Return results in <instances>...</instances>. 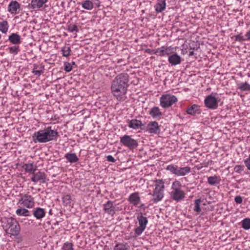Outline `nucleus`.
<instances>
[{"label":"nucleus","mask_w":250,"mask_h":250,"mask_svg":"<svg viewBox=\"0 0 250 250\" xmlns=\"http://www.w3.org/2000/svg\"><path fill=\"white\" fill-rule=\"evenodd\" d=\"M129 85L128 74L126 73H120L112 81L111 92L118 101H124L126 99V94Z\"/></svg>","instance_id":"nucleus-1"},{"label":"nucleus","mask_w":250,"mask_h":250,"mask_svg":"<svg viewBox=\"0 0 250 250\" xmlns=\"http://www.w3.org/2000/svg\"><path fill=\"white\" fill-rule=\"evenodd\" d=\"M57 130L48 126L42 130L35 132L32 135V141L35 143H45L56 139L58 136Z\"/></svg>","instance_id":"nucleus-2"},{"label":"nucleus","mask_w":250,"mask_h":250,"mask_svg":"<svg viewBox=\"0 0 250 250\" xmlns=\"http://www.w3.org/2000/svg\"><path fill=\"white\" fill-rule=\"evenodd\" d=\"M155 183V188L151 194L153 197L152 201L154 203H157L160 201L164 197V189H165V182L162 179H157L154 181ZM151 194V193H149Z\"/></svg>","instance_id":"nucleus-3"},{"label":"nucleus","mask_w":250,"mask_h":250,"mask_svg":"<svg viewBox=\"0 0 250 250\" xmlns=\"http://www.w3.org/2000/svg\"><path fill=\"white\" fill-rule=\"evenodd\" d=\"M4 227L7 233L14 236L18 235L21 230L20 226L17 221L12 218L10 217L5 219L4 224Z\"/></svg>","instance_id":"nucleus-4"},{"label":"nucleus","mask_w":250,"mask_h":250,"mask_svg":"<svg viewBox=\"0 0 250 250\" xmlns=\"http://www.w3.org/2000/svg\"><path fill=\"white\" fill-rule=\"evenodd\" d=\"M166 169L178 176H185L190 172V168L188 167H178L173 164L168 165Z\"/></svg>","instance_id":"nucleus-5"},{"label":"nucleus","mask_w":250,"mask_h":250,"mask_svg":"<svg viewBox=\"0 0 250 250\" xmlns=\"http://www.w3.org/2000/svg\"><path fill=\"white\" fill-rule=\"evenodd\" d=\"M213 93H211L210 95H208L205 99L204 104L206 107L210 109L214 110L217 108L218 103L220 101L221 99L219 97H215Z\"/></svg>","instance_id":"nucleus-6"},{"label":"nucleus","mask_w":250,"mask_h":250,"mask_svg":"<svg viewBox=\"0 0 250 250\" xmlns=\"http://www.w3.org/2000/svg\"><path fill=\"white\" fill-rule=\"evenodd\" d=\"M139 226L135 229L134 236L137 237L140 235L144 231L148 223V220L146 217L143 216L142 213H140L137 216Z\"/></svg>","instance_id":"nucleus-7"},{"label":"nucleus","mask_w":250,"mask_h":250,"mask_svg":"<svg viewBox=\"0 0 250 250\" xmlns=\"http://www.w3.org/2000/svg\"><path fill=\"white\" fill-rule=\"evenodd\" d=\"M177 101V97L174 95L170 94L163 95L160 99V105L164 108H167L171 106Z\"/></svg>","instance_id":"nucleus-8"},{"label":"nucleus","mask_w":250,"mask_h":250,"mask_svg":"<svg viewBox=\"0 0 250 250\" xmlns=\"http://www.w3.org/2000/svg\"><path fill=\"white\" fill-rule=\"evenodd\" d=\"M120 143L130 149H133L138 146L137 141L127 135L120 138Z\"/></svg>","instance_id":"nucleus-9"},{"label":"nucleus","mask_w":250,"mask_h":250,"mask_svg":"<svg viewBox=\"0 0 250 250\" xmlns=\"http://www.w3.org/2000/svg\"><path fill=\"white\" fill-rule=\"evenodd\" d=\"M19 203L27 208H32L34 206L35 202L32 196L26 194L19 200Z\"/></svg>","instance_id":"nucleus-10"},{"label":"nucleus","mask_w":250,"mask_h":250,"mask_svg":"<svg viewBox=\"0 0 250 250\" xmlns=\"http://www.w3.org/2000/svg\"><path fill=\"white\" fill-rule=\"evenodd\" d=\"M31 181L35 183L40 181L42 183H45L46 181V175L44 172H34L31 178Z\"/></svg>","instance_id":"nucleus-11"},{"label":"nucleus","mask_w":250,"mask_h":250,"mask_svg":"<svg viewBox=\"0 0 250 250\" xmlns=\"http://www.w3.org/2000/svg\"><path fill=\"white\" fill-rule=\"evenodd\" d=\"M170 197L173 200L179 202L185 198V193L181 189L171 191L170 192Z\"/></svg>","instance_id":"nucleus-12"},{"label":"nucleus","mask_w":250,"mask_h":250,"mask_svg":"<svg viewBox=\"0 0 250 250\" xmlns=\"http://www.w3.org/2000/svg\"><path fill=\"white\" fill-rule=\"evenodd\" d=\"M20 7L21 5L18 1L12 0L8 5V11L12 14H18Z\"/></svg>","instance_id":"nucleus-13"},{"label":"nucleus","mask_w":250,"mask_h":250,"mask_svg":"<svg viewBox=\"0 0 250 250\" xmlns=\"http://www.w3.org/2000/svg\"><path fill=\"white\" fill-rule=\"evenodd\" d=\"M48 0H32L28 5L29 8L35 10H39L42 7L43 5L47 2Z\"/></svg>","instance_id":"nucleus-14"},{"label":"nucleus","mask_w":250,"mask_h":250,"mask_svg":"<svg viewBox=\"0 0 250 250\" xmlns=\"http://www.w3.org/2000/svg\"><path fill=\"white\" fill-rule=\"evenodd\" d=\"M168 61L172 66H175L181 63L182 58L179 55L175 53L168 56Z\"/></svg>","instance_id":"nucleus-15"},{"label":"nucleus","mask_w":250,"mask_h":250,"mask_svg":"<svg viewBox=\"0 0 250 250\" xmlns=\"http://www.w3.org/2000/svg\"><path fill=\"white\" fill-rule=\"evenodd\" d=\"M147 130L150 133L158 134L160 131V127L158 123L156 121L150 122L148 124Z\"/></svg>","instance_id":"nucleus-16"},{"label":"nucleus","mask_w":250,"mask_h":250,"mask_svg":"<svg viewBox=\"0 0 250 250\" xmlns=\"http://www.w3.org/2000/svg\"><path fill=\"white\" fill-rule=\"evenodd\" d=\"M104 209L106 213L111 216H113L115 213V209L113 202L111 201H108L105 204H104Z\"/></svg>","instance_id":"nucleus-17"},{"label":"nucleus","mask_w":250,"mask_h":250,"mask_svg":"<svg viewBox=\"0 0 250 250\" xmlns=\"http://www.w3.org/2000/svg\"><path fill=\"white\" fill-rule=\"evenodd\" d=\"M235 41L242 42L245 41H250V30H248L245 36H243L242 33H240L233 36Z\"/></svg>","instance_id":"nucleus-18"},{"label":"nucleus","mask_w":250,"mask_h":250,"mask_svg":"<svg viewBox=\"0 0 250 250\" xmlns=\"http://www.w3.org/2000/svg\"><path fill=\"white\" fill-rule=\"evenodd\" d=\"M129 127L133 129H142V126L144 125L142 122L137 119H132L127 121Z\"/></svg>","instance_id":"nucleus-19"},{"label":"nucleus","mask_w":250,"mask_h":250,"mask_svg":"<svg viewBox=\"0 0 250 250\" xmlns=\"http://www.w3.org/2000/svg\"><path fill=\"white\" fill-rule=\"evenodd\" d=\"M128 201L133 206H137L140 202V197L138 192L131 193L128 198Z\"/></svg>","instance_id":"nucleus-20"},{"label":"nucleus","mask_w":250,"mask_h":250,"mask_svg":"<svg viewBox=\"0 0 250 250\" xmlns=\"http://www.w3.org/2000/svg\"><path fill=\"white\" fill-rule=\"evenodd\" d=\"M33 215L37 219L40 220L45 216V211L42 208L37 207L33 210Z\"/></svg>","instance_id":"nucleus-21"},{"label":"nucleus","mask_w":250,"mask_h":250,"mask_svg":"<svg viewBox=\"0 0 250 250\" xmlns=\"http://www.w3.org/2000/svg\"><path fill=\"white\" fill-rule=\"evenodd\" d=\"M186 112L187 114L192 116H195L196 114H199L201 113L200 106L196 104H192L190 107L187 108Z\"/></svg>","instance_id":"nucleus-22"},{"label":"nucleus","mask_w":250,"mask_h":250,"mask_svg":"<svg viewBox=\"0 0 250 250\" xmlns=\"http://www.w3.org/2000/svg\"><path fill=\"white\" fill-rule=\"evenodd\" d=\"M166 0H158L154 6L155 10L157 13H161L166 9Z\"/></svg>","instance_id":"nucleus-23"},{"label":"nucleus","mask_w":250,"mask_h":250,"mask_svg":"<svg viewBox=\"0 0 250 250\" xmlns=\"http://www.w3.org/2000/svg\"><path fill=\"white\" fill-rule=\"evenodd\" d=\"M8 40L13 44H19L21 42V37L17 33H12L9 36Z\"/></svg>","instance_id":"nucleus-24"},{"label":"nucleus","mask_w":250,"mask_h":250,"mask_svg":"<svg viewBox=\"0 0 250 250\" xmlns=\"http://www.w3.org/2000/svg\"><path fill=\"white\" fill-rule=\"evenodd\" d=\"M237 89L241 92L250 91V84L247 82L237 83Z\"/></svg>","instance_id":"nucleus-25"},{"label":"nucleus","mask_w":250,"mask_h":250,"mask_svg":"<svg viewBox=\"0 0 250 250\" xmlns=\"http://www.w3.org/2000/svg\"><path fill=\"white\" fill-rule=\"evenodd\" d=\"M64 158L71 163H75L79 161V158L74 153H67Z\"/></svg>","instance_id":"nucleus-26"},{"label":"nucleus","mask_w":250,"mask_h":250,"mask_svg":"<svg viewBox=\"0 0 250 250\" xmlns=\"http://www.w3.org/2000/svg\"><path fill=\"white\" fill-rule=\"evenodd\" d=\"M149 114L153 118H157L162 116V113L158 107L154 106L149 111Z\"/></svg>","instance_id":"nucleus-27"},{"label":"nucleus","mask_w":250,"mask_h":250,"mask_svg":"<svg viewBox=\"0 0 250 250\" xmlns=\"http://www.w3.org/2000/svg\"><path fill=\"white\" fill-rule=\"evenodd\" d=\"M23 167L26 172L32 174H33L37 170V166H34L33 163L25 164L23 165Z\"/></svg>","instance_id":"nucleus-28"},{"label":"nucleus","mask_w":250,"mask_h":250,"mask_svg":"<svg viewBox=\"0 0 250 250\" xmlns=\"http://www.w3.org/2000/svg\"><path fill=\"white\" fill-rule=\"evenodd\" d=\"M113 250H130V248L127 243H119L114 246Z\"/></svg>","instance_id":"nucleus-29"},{"label":"nucleus","mask_w":250,"mask_h":250,"mask_svg":"<svg viewBox=\"0 0 250 250\" xmlns=\"http://www.w3.org/2000/svg\"><path fill=\"white\" fill-rule=\"evenodd\" d=\"M81 5L83 8L87 10H91L94 7V4L89 0H84L81 2Z\"/></svg>","instance_id":"nucleus-30"},{"label":"nucleus","mask_w":250,"mask_h":250,"mask_svg":"<svg viewBox=\"0 0 250 250\" xmlns=\"http://www.w3.org/2000/svg\"><path fill=\"white\" fill-rule=\"evenodd\" d=\"M62 203L64 206H69L70 207L72 203V200L71 199V197L69 194H66L64 195L62 197Z\"/></svg>","instance_id":"nucleus-31"},{"label":"nucleus","mask_w":250,"mask_h":250,"mask_svg":"<svg viewBox=\"0 0 250 250\" xmlns=\"http://www.w3.org/2000/svg\"><path fill=\"white\" fill-rule=\"evenodd\" d=\"M9 29V24L7 21L0 22V31L3 34H6Z\"/></svg>","instance_id":"nucleus-32"},{"label":"nucleus","mask_w":250,"mask_h":250,"mask_svg":"<svg viewBox=\"0 0 250 250\" xmlns=\"http://www.w3.org/2000/svg\"><path fill=\"white\" fill-rule=\"evenodd\" d=\"M16 214L19 216H30V211L24 208H20L16 210Z\"/></svg>","instance_id":"nucleus-33"},{"label":"nucleus","mask_w":250,"mask_h":250,"mask_svg":"<svg viewBox=\"0 0 250 250\" xmlns=\"http://www.w3.org/2000/svg\"><path fill=\"white\" fill-rule=\"evenodd\" d=\"M220 179L216 176H209L208 178V182L211 185H216L220 183Z\"/></svg>","instance_id":"nucleus-34"},{"label":"nucleus","mask_w":250,"mask_h":250,"mask_svg":"<svg viewBox=\"0 0 250 250\" xmlns=\"http://www.w3.org/2000/svg\"><path fill=\"white\" fill-rule=\"evenodd\" d=\"M242 227L245 230L250 229V218H247L244 219L242 222Z\"/></svg>","instance_id":"nucleus-35"},{"label":"nucleus","mask_w":250,"mask_h":250,"mask_svg":"<svg viewBox=\"0 0 250 250\" xmlns=\"http://www.w3.org/2000/svg\"><path fill=\"white\" fill-rule=\"evenodd\" d=\"M71 51V50L70 47L67 46H63L61 49L62 55L63 57H67L69 56L70 55Z\"/></svg>","instance_id":"nucleus-36"},{"label":"nucleus","mask_w":250,"mask_h":250,"mask_svg":"<svg viewBox=\"0 0 250 250\" xmlns=\"http://www.w3.org/2000/svg\"><path fill=\"white\" fill-rule=\"evenodd\" d=\"M181 188L182 185L181 182L178 180H175L172 183L171 186V191L181 190Z\"/></svg>","instance_id":"nucleus-37"},{"label":"nucleus","mask_w":250,"mask_h":250,"mask_svg":"<svg viewBox=\"0 0 250 250\" xmlns=\"http://www.w3.org/2000/svg\"><path fill=\"white\" fill-rule=\"evenodd\" d=\"M8 49L9 53L14 55H17L20 50L19 46L16 45L9 47Z\"/></svg>","instance_id":"nucleus-38"},{"label":"nucleus","mask_w":250,"mask_h":250,"mask_svg":"<svg viewBox=\"0 0 250 250\" xmlns=\"http://www.w3.org/2000/svg\"><path fill=\"white\" fill-rule=\"evenodd\" d=\"M67 30L70 33H72L74 32H79L78 26L75 24H70L68 25Z\"/></svg>","instance_id":"nucleus-39"},{"label":"nucleus","mask_w":250,"mask_h":250,"mask_svg":"<svg viewBox=\"0 0 250 250\" xmlns=\"http://www.w3.org/2000/svg\"><path fill=\"white\" fill-rule=\"evenodd\" d=\"M174 47L170 46H164V51H165V56H169V55L174 52Z\"/></svg>","instance_id":"nucleus-40"},{"label":"nucleus","mask_w":250,"mask_h":250,"mask_svg":"<svg viewBox=\"0 0 250 250\" xmlns=\"http://www.w3.org/2000/svg\"><path fill=\"white\" fill-rule=\"evenodd\" d=\"M155 55L159 56H165L164 51V46L155 49Z\"/></svg>","instance_id":"nucleus-41"},{"label":"nucleus","mask_w":250,"mask_h":250,"mask_svg":"<svg viewBox=\"0 0 250 250\" xmlns=\"http://www.w3.org/2000/svg\"><path fill=\"white\" fill-rule=\"evenodd\" d=\"M62 249L63 250H74L73 244L71 243L66 242L64 243L62 246Z\"/></svg>","instance_id":"nucleus-42"},{"label":"nucleus","mask_w":250,"mask_h":250,"mask_svg":"<svg viewBox=\"0 0 250 250\" xmlns=\"http://www.w3.org/2000/svg\"><path fill=\"white\" fill-rule=\"evenodd\" d=\"M201 202V199H198L195 200V208L194 210L195 212H199L201 211V208L200 207V204Z\"/></svg>","instance_id":"nucleus-43"},{"label":"nucleus","mask_w":250,"mask_h":250,"mask_svg":"<svg viewBox=\"0 0 250 250\" xmlns=\"http://www.w3.org/2000/svg\"><path fill=\"white\" fill-rule=\"evenodd\" d=\"M64 70L67 72H70L73 69L72 64L70 63L65 62L64 63Z\"/></svg>","instance_id":"nucleus-44"},{"label":"nucleus","mask_w":250,"mask_h":250,"mask_svg":"<svg viewBox=\"0 0 250 250\" xmlns=\"http://www.w3.org/2000/svg\"><path fill=\"white\" fill-rule=\"evenodd\" d=\"M234 171L240 173L244 170V167L241 165H237L234 168Z\"/></svg>","instance_id":"nucleus-45"},{"label":"nucleus","mask_w":250,"mask_h":250,"mask_svg":"<svg viewBox=\"0 0 250 250\" xmlns=\"http://www.w3.org/2000/svg\"><path fill=\"white\" fill-rule=\"evenodd\" d=\"M32 72L35 75L39 77L42 75V73H43V71L42 69H41V70L32 69Z\"/></svg>","instance_id":"nucleus-46"},{"label":"nucleus","mask_w":250,"mask_h":250,"mask_svg":"<svg viewBox=\"0 0 250 250\" xmlns=\"http://www.w3.org/2000/svg\"><path fill=\"white\" fill-rule=\"evenodd\" d=\"M244 164L247 169L250 170V154L249 157L244 161Z\"/></svg>","instance_id":"nucleus-47"},{"label":"nucleus","mask_w":250,"mask_h":250,"mask_svg":"<svg viewBox=\"0 0 250 250\" xmlns=\"http://www.w3.org/2000/svg\"><path fill=\"white\" fill-rule=\"evenodd\" d=\"M234 201L237 204H241L243 201V198L241 196H236L234 198Z\"/></svg>","instance_id":"nucleus-48"},{"label":"nucleus","mask_w":250,"mask_h":250,"mask_svg":"<svg viewBox=\"0 0 250 250\" xmlns=\"http://www.w3.org/2000/svg\"><path fill=\"white\" fill-rule=\"evenodd\" d=\"M107 161L109 162L114 163L116 161V160L112 155H108L106 156Z\"/></svg>","instance_id":"nucleus-49"},{"label":"nucleus","mask_w":250,"mask_h":250,"mask_svg":"<svg viewBox=\"0 0 250 250\" xmlns=\"http://www.w3.org/2000/svg\"><path fill=\"white\" fill-rule=\"evenodd\" d=\"M34 66V68L33 69H35V70H39V69H43L44 68V66H41L40 67L37 64H34L33 65Z\"/></svg>","instance_id":"nucleus-50"},{"label":"nucleus","mask_w":250,"mask_h":250,"mask_svg":"<svg viewBox=\"0 0 250 250\" xmlns=\"http://www.w3.org/2000/svg\"><path fill=\"white\" fill-rule=\"evenodd\" d=\"M94 5H95L97 7H100L101 5V2L99 0H95L94 2L93 3Z\"/></svg>","instance_id":"nucleus-51"},{"label":"nucleus","mask_w":250,"mask_h":250,"mask_svg":"<svg viewBox=\"0 0 250 250\" xmlns=\"http://www.w3.org/2000/svg\"><path fill=\"white\" fill-rule=\"evenodd\" d=\"M155 51V49H152V50L147 49V52H148V53L151 54H155V53H154Z\"/></svg>","instance_id":"nucleus-52"},{"label":"nucleus","mask_w":250,"mask_h":250,"mask_svg":"<svg viewBox=\"0 0 250 250\" xmlns=\"http://www.w3.org/2000/svg\"><path fill=\"white\" fill-rule=\"evenodd\" d=\"M194 51H189V56H191L193 55H194Z\"/></svg>","instance_id":"nucleus-53"},{"label":"nucleus","mask_w":250,"mask_h":250,"mask_svg":"<svg viewBox=\"0 0 250 250\" xmlns=\"http://www.w3.org/2000/svg\"><path fill=\"white\" fill-rule=\"evenodd\" d=\"M49 214L50 215H52V210L51 209L49 211Z\"/></svg>","instance_id":"nucleus-54"},{"label":"nucleus","mask_w":250,"mask_h":250,"mask_svg":"<svg viewBox=\"0 0 250 250\" xmlns=\"http://www.w3.org/2000/svg\"><path fill=\"white\" fill-rule=\"evenodd\" d=\"M72 65H75V62H72L71 63Z\"/></svg>","instance_id":"nucleus-55"},{"label":"nucleus","mask_w":250,"mask_h":250,"mask_svg":"<svg viewBox=\"0 0 250 250\" xmlns=\"http://www.w3.org/2000/svg\"><path fill=\"white\" fill-rule=\"evenodd\" d=\"M236 0L240 2V3L242 2V0Z\"/></svg>","instance_id":"nucleus-56"},{"label":"nucleus","mask_w":250,"mask_h":250,"mask_svg":"<svg viewBox=\"0 0 250 250\" xmlns=\"http://www.w3.org/2000/svg\"><path fill=\"white\" fill-rule=\"evenodd\" d=\"M144 206V204H142L140 206L141 208L143 207Z\"/></svg>","instance_id":"nucleus-57"}]
</instances>
